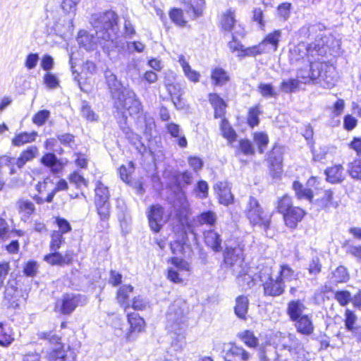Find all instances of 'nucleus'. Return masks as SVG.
Masks as SVG:
<instances>
[{
  "mask_svg": "<svg viewBox=\"0 0 361 361\" xmlns=\"http://www.w3.org/2000/svg\"><path fill=\"white\" fill-rule=\"evenodd\" d=\"M90 23L94 33L80 30L77 37L78 44L87 51L94 50L100 46L109 54L116 47L118 30L117 14L111 10L94 13L91 17Z\"/></svg>",
  "mask_w": 361,
  "mask_h": 361,
  "instance_id": "nucleus-1",
  "label": "nucleus"
},
{
  "mask_svg": "<svg viewBox=\"0 0 361 361\" xmlns=\"http://www.w3.org/2000/svg\"><path fill=\"white\" fill-rule=\"evenodd\" d=\"M326 52V47L324 45V41L322 43L316 41L308 44L305 42H300L290 49L289 59L291 63L307 60L310 66H311L312 64L316 62L317 56H322Z\"/></svg>",
  "mask_w": 361,
  "mask_h": 361,
  "instance_id": "nucleus-2",
  "label": "nucleus"
},
{
  "mask_svg": "<svg viewBox=\"0 0 361 361\" xmlns=\"http://www.w3.org/2000/svg\"><path fill=\"white\" fill-rule=\"evenodd\" d=\"M245 213L252 226L259 227L264 231L269 229L271 215L263 210L257 199L250 197Z\"/></svg>",
  "mask_w": 361,
  "mask_h": 361,
  "instance_id": "nucleus-3",
  "label": "nucleus"
},
{
  "mask_svg": "<svg viewBox=\"0 0 361 361\" xmlns=\"http://www.w3.org/2000/svg\"><path fill=\"white\" fill-rule=\"evenodd\" d=\"M114 106L118 110H127L130 116H138L143 111L141 102L135 92L130 89L123 91V94L114 102Z\"/></svg>",
  "mask_w": 361,
  "mask_h": 361,
  "instance_id": "nucleus-4",
  "label": "nucleus"
},
{
  "mask_svg": "<svg viewBox=\"0 0 361 361\" xmlns=\"http://www.w3.org/2000/svg\"><path fill=\"white\" fill-rule=\"evenodd\" d=\"M244 245L238 243L235 245H227L224 252V263L233 270L238 271L247 264L244 262Z\"/></svg>",
  "mask_w": 361,
  "mask_h": 361,
  "instance_id": "nucleus-5",
  "label": "nucleus"
},
{
  "mask_svg": "<svg viewBox=\"0 0 361 361\" xmlns=\"http://www.w3.org/2000/svg\"><path fill=\"white\" fill-rule=\"evenodd\" d=\"M307 78H310L312 80L319 79L320 82L323 81L327 88L334 87L337 81L334 67H327L326 64L324 65L317 61L311 65L310 72Z\"/></svg>",
  "mask_w": 361,
  "mask_h": 361,
  "instance_id": "nucleus-6",
  "label": "nucleus"
},
{
  "mask_svg": "<svg viewBox=\"0 0 361 361\" xmlns=\"http://www.w3.org/2000/svg\"><path fill=\"white\" fill-rule=\"evenodd\" d=\"M277 334L279 335V345L283 349L288 350L292 355H296L295 357L298 361H304L305 350L295 336L281 332H278Z\"/></svg>",
  "mask_w": 361,
  "mask_h": 361,
  "instance_id": "nucleus-7",
  "label": "nucleus"
},
{
  "mask_svg": "<svg viewBox=\"0 0 361 361\" xmlns=\"http://www.w3.org/2000/svg\"><path fill=\"white\" fill-rule=\"evenodd\" d=\"M192 173L188 170L176 172L172 176V183L180 192V208L183 210H186L188 207L183 189L192 183Z\"/></svg>",
  "mask_w": 361,
  "mask_h": 361,
  "instance_id": "nucleus-8",
  "label": "nucleus"
},
{
  "mask_svg": "<svg viewBox=\"0 0 361 361\" xmlns=\"http://www.w3.org/2000/svg\"><path fill=\"white\" fill-rule=\"evenodd\" d=\"M85 300V296L80 294H66L63 296L61 301L57 302L56 308H59L63 314H70Z\"/></svg>",
  "mask_w": 361,
  "mask_h": 361,
  "instance_id": "nucleus-9",
  "label": "nucleus"
},
{
  "mask_svg": "<svg viewBox=\"0 0 361 361\" xmlns=\"http://www.w3.org/2000/svg\"><path fill=\"white\" fill-rule=\"evenodd\" d=\"M164 209L160 204H152L147 211L149 225L152 231L159 233L165 223L164 219Z\"/></svg>",
  "mask_w": 361,
  "mask_h": 361,
  "instance_id": "nucleus-10",
  "label": "nucleus"
},
{
  "mask_svg": "<svg viewBox=\"0 0 361 361\" xmlns=\"http://www.w3.org/2000/svg\"><path fill=\"white\" fill-rule=\"evenodd\" d=\"M104 76L106 84L111 93L112 98L114 102H116L118 97H120V95L123 94V91L126 88L123 87L121 82L117 79L116 75L111 70H106Z\"/></svg>",
  "mask_w": 361,
  "mask_h": 361,
  "instance_id": "nucleus-11",
  "label": "nucleus"
},
{
  "mask_svg": "<svg viewBox=\"0 0 361 361\" xmlns=\"http://www.w3.org/2000/svg\"><path fill=\"white\" fill-rule=\"evenodd\" d=\"M126 320L128 326L126 339L128 341H132L136 335L144 329L145 322L143 317H126Z\"/></svg>",
  "mask_w": 361,
  "mask_h": 361,
  "instance_id": "nucleus-12",
  "label": "nucleus"
},
{
  "mask_svg": "<svg viewBox=\"0 0 361 361\" xmlns=\"http://www.w3.org/2000/svg\"><path fill=\"white\" fill-rule=\"evenodd\" d=\"M284 284L278 277L274 279L272 277L263 283L264 295L269 296H279L284 291Z\"/></svg>",
  "mask_w": 361,
  "mask_h": 361,
  "instance_id": "nucleus-13",
  "label": "nucleus"
},
{
  "mask_svg": "<svg viewBox=\"0 0 361 361\" xmlns=\"http://www.w3.org/2000/svg\"><path fill=\"white\" fill-rule=\"evenodd\" d=\"M305 214V211L298 207H293L283 216L285 224L290 228H296Z\"/></svg>",
  "mask_w": 361,
  "mask_h": 361,
  "instance_id": "nucleus-14",
  "label": "nucleus"
},
{
  "mask_svg": "<svg viewBox=\"0 0 361 361\" xmlns=\"http://www.w3.org/2000/svg\"><path fill=\"white\" fill-rule=\"evenodd\" d=\"M248 270L249 267L247 265L233 272L236 276V282L243 290L250 289L255 285V280L248 273Z\"/></svg>",
  "mask_w": 361,
  "mask_h": 361,
  "instance_id": "nucleus-15",
  "label": "nucleus"
},
{
  "mask_svg": "<svg viewBox=\"0 0 361 361\" xmlns=\"http://www.w3.org/2000/svg\"><path fill=\"white\" fill-rule=\"evenodd\" d=\"M97 214L99 216V224L97 226L99 231H102L109 226L108 221L110 217L111 205L110 202L94 203Z\"/></svg>",
  "mask_w": 361,
  "mask_h": 361,
  "instance_id": "nucleus-16",
  "label": "nucleus"
},
{
  "mask_svg": "<svg viewBox=\"0 0 361 361\" xmlns=\"http://www.w3.org/2000/svg\"><path fill=\"white\" fill-rule=\"evenodd\" d=\"M137 124L142 129L144 135L147 140H150L156 134V123L154 119L147 114L143 116H138Z\"/></svg>",
  "mask_w": 361,
  "mask_h": 361,
  "instance_id": "nucleus-17",
  "label": "nucleus"
},
{
  "mask_svg": "<svg viewBox=\"0 0 361 361\" xmlns=\"http://www.w3.org/2000/svg\"><path fill=\"white\" fill-rule=\"evenodd\" d=\"M214 189L219 196L221 204L228 205L232 203L233 196L226 182L220 181L216 183L214 186Z\"/></svg>",
  "mask_w": 361,
  "mask_h": 361,
  "instance_id": "nucleus-18",
  "label": "nucleus"
},
{
  "mask_svg": "<svg viewBox=\"0 0 361 361\" xmlns=\"http://www.w3.org/2000/svg\"><path fill=\"white\" fill-rule=\"evenodd\" d=\"M165 128L171 137L176 139V142L181 148H185L188 146V141L185 136L183 134L182 130L179 125L169 122L166 123Z\"/></svg>",
  "mask_w": 361,
  "mask_h": 361,
  "instance_id": "nucleus-19",
  "label": "nucleus"
},
{
  "mask_svg": "<svg viewBox=\"0 0 361 361\" xmlns=\"http://www.w3.org/2000/svg\"><path fill=\"white\" fill-rule=\"evenodd\" d=\"M344 169L341 164H336L326 169V180L333 184L341 183L345 179Z\"/></svg>",
  "mask_w": 361,
  "mask_h": 361,
  "instance_id": "nucleus-20",
  "label": "nucleus"
},
{
  "mask_svg": "<svg viewBox=\"0 0 361 361\" xmlns=\"http://www.w3.org/2000/svg\"><path fill=\"white\" fill-rule=\"evenodd\" d=\"M18 283L16 278L10 276L9 279L4 285V297L6 300H9L11 303H16L19 301L18 298L20 296V293L17 287Z\"/></svg>",
  "mask_w": 361,
  "mask_h": 361,
  "instance_id": "nucleus-21",
  "label": "nucleus"
},
{
  "mask_svg": "<svg viewBox=\"0 0 361 361\" xmlns=\"http://www.w3.org/2000/svg\"><path fill=\"white\" fill-rule=\"evenodd\" d=\"M187 326L185 317H170L166 323V329L170 334L185 333Z\"/></svg>",
  "mask_w": 361,
  "mask_h": 361,
  "instance_id": "nucleus-22",
  "label": "nucleus"
},
{
  "mask_svg": "<svg viewBox=\"0 0 361 361\" xmlns=\"http://www.w3.org/2000/svg\"><path fill=\"white\" fill-rule=\"evenodd\" d=\"M41 163L50 169L53 173H58L63 169V164L54 153H46L41 158Z\"/></svg>",
  "mask_w": 361,
  "mask_h": 361,
  "instance_id": "nucleus-23",
  "label": "nucleus"
},
{
  "mask_svg": "<svg viewBox=\"0 0 361 361\" xmlns=\"http://www.w3.org/2000/svg\"><path fill=\"white\" fill-rule=\"evenodd\" d=\"M209 101L214 109V117L222 118L226 112V104L224 100L216 93H211L209 95Z\"/></svg>",
  "mask_w": 361,
  "mask_h": 361,
  "instance_id": "nucleus-24",
  "label": "nucleus"
},
{
  "mask_svg": "<svg viewBox=\"0 0 361 361\" xmlns=\"http://www.w3.org/2000/svg\"><path fill=\"white\" fill-rule=\"evenodd\" d=\"M282 36L281 31L280 30H275L272 32L268 34L260 44L262 45V48H265L268 51L269 49H271L273 51H276L279 47L280 39Z\"/></svg>",
  "mask_w": 361,
  "mask_h": 361,
  "instance_id": "nucleus-25",
  "label": "nucleus"
},
{
  "mask_svg": "<svg viewBox=\"0 0 361 361\" xmlns=\"http://www.w3.org/2000/svg\"><path fill=\"white\" fill-rule=\"evenodd\" d=\"M178 63L182 67L183 71L185 76L192 82H197L200 78V74L199 72L192 69L191 66L186 61L185 56L183 54L178 56Z\"/></svg>",
  "mask_w": 361,
  "mask_h": 361,
  "instance_id": "nucleus-26",
  "label": "nucleus"
},
{
  "mask_svg": "<svg viewBox=\"0 0 361 361\" xmlns=\"http://www.w3.org/2000/svg\"><path fill=\"white\" fill-rule=\"evenodd\" d=\"M49 361H75L74 353L69 350L65 351L61 347L54 349L49 355Z\"/></svg>",
  "mask_w": 361,
  "mask_h": 361,
  "instance_id": "nucleus-27",
  "label": "nucleus"
},
{
  "mask_svg": "<svg viewBox=\"0 0 361 361\" xmlns=\"http://www.w3.org/2000/svg\"><path fill=\"white\" fill-rule=\"evenodd\" d=\"M18 207L20 214V219L24 222H27L35 211V204L28 200H19L18 202Z\"/></svg>",
  "mask_w": 361,
  "mask_h": 361,
  "instance_id": "nucleus-28",
  "label": "nucleus"
},
{
  "mask_svg": "<svg viewBox=\"0 0 361 361\" xmlns=\"http://www.w3.org/2000/svg\"><path fill=\"white\" fill-rule=\"evenodd\" d=\"M204 242L214 251L218 252L221 248V239L220 235L213 231L209 230L204 233Z\"/></svg>",
  "mask_w": 361,
  "mask_h": 361,
  "instance_id": "nucleus-29",
  "label": "nucleus"
},
{
  "mask_svg": "<svg viewBox=\"0 0 361 361\" xmlns=\"http://www.w3.org/2000/svg\"><path fill=\"white\" fill-rule=\"evenodd\" d=\"M38 149L36 146H30L23 151L18 159H16V164L18 169L23 168L27 161L32 160L37 155Z\"/></svg>",
  "mask_w": 361,
  "mask_h": 361,
  "instance_id": "nucleus-30",
  "label": "nucleus"
},
{
  "mask_svg": "<svg viewBox=\"0 0 361 361\" xmlns=\"http://www.w3.org/2000/svg\"><path fill=\"white\" fill-rule=\"evenodd\" d=\"M295 322V326L298 332L310 335L312 333L314 327L309 317H290Z\"/></svg>",
  "mask_w": 361,
  "mask_h": 361,
  "instance_id": "nucleus-31",
  "label": "nucleus"
},
{
  "mask_svg": "<svg viewBox=\"0 0 361 361\" xmlns=\"http://www.w3.org/2000/svg\"><path fill=\"white\" fill-rule=\"evenodd\" d=\"M166 88L171 97L174 105L177 108H182L181 97L183 94V91L179 83H169L166 84Z\"/></svg>",
  "mask_w": 361,
  "mask_h": 361,
  "instance_id": "nucleus-32",
  "label": "nucleus"
},
{
  "mask_svg": "<svg viewBox=\"0 0 361 361\" xmlns=\"http://www.w3.org/2000/svg\"><path fill=\"white\" fill-rule=\"evenodd\" d=\"M133 291V287L131 285H123L117 291L116 298L118 302L125 309L130 307L129 295Z\"/></svg>",
  "mask_w": 361,
  "mask_h": 361,
  "instance_id": "nucleus-33",
  "label": "nucleus"
},
{
  "mask_svg": "<svg viewBox=\"0 0 361 361\" xmlns=\"http://www.w3.org/2000/svg\"><path fill=\"white\" fill-rule=\"evenodd\" d=\"M14 341L13 330L6 323L0 322V345L7 347Z\"/></svg>",
  "mask_w": 361,
  "mask_h": 361,
  "instance_id": "nucleus-34",
  "label": "nucleus"
},
{
  "mask_svg": "<svg viewBox=\"0 0 361 361\" xmlns=\"http://www.w3.org/2000/svg\"><path fill=\"white\" fill-rule=\"evenodd\" d=\"M196 220L199 225H206L212 227L216 224L217 216L214 212L207 210L197 215Z\"/></svg>",
  "mask_w": 361,
  "mask_h": 361,
  "instance_id": "nucleus-35",
  "label": "nucleus"
},
{
  "mask_svg": "<svg viewBox=\"0 0 361 361\" xmlns=\"http://www.w3.org/2000/svg\"><path fill=\"white\" fill-rule=\"evenodd\" d=\"M170 261L181 276H188L190 274L191 267L187 261L176 257H171Z\"/></svg>",
  "mask_w": 361,
  "mask_h": 361,
  "instance_id": "nucleus-36",
  "label": "nucleus"
},
{
  "mask_svg": "<svg viewBox=\"0 0 361 361\" xmlns=\"http://www.w3.org/2000/svg\"><path fill=\"white\" fill-rule=\"evenodd\" d=\"M52 252V253L48 254L44 257V261L47 263L51 265H62L71 263V259L68 258V255H66V256L63 257L57 250Z\"/></svg>",
  "mask_w": 361,
  "mask_h": 361,
  "instance_id": "nucleus-37",
  "label": "nucleus"
},
{
  "mask_svg": "<svg viewBox=\"0 0 361 361\" xmlns=\"http://www.w3.org/2000/svg\"><path fill=\"white\" fill-rule=\"evenodd\" d=\"M293 189L298 199H305L310 202L312 201L314 195L310 188H304L299 181L295 180L293 183Z\"/></svg>",
  "mask_w": 361,
  "mask_h": 361,
  "instance_id": "nucleus-38",
  "label": "nucleus"
},
{
  "mask_svg": "<svg viewBox=\"0 0 361 361\" xmlns=\"http://www.w3.org/2000/svg\"><path fill=\"white\" fill-rule=\"evenodd\" d=\"M37 133L35 131L32 133L23 132L16 135L12 139V145L16 147H20L26 143L35 141Z\"/></svg>",
  "mask_w": 361,
  "mask_h": 361,
  "instance_id": "nucleus-39",
  "label": "nucleus"
},
{
  "mask_svg": "<svg viewBox=\"0 0 361 361\" xmlns=\"http://www.w3.org/2000/svg\"><path fill=\"white\" fill-rule=\"evenodd\" d=\"M95 197H94V203H98L99 202H109V191L106 186H105L102 183L97 182L96 188H95Z\"/></svg>",
  "mask_w": 361,
  "mask_h": 361,
  "instance_id": "nucleus-40",
  "label": "nucleus"
},
{
  "mask_svg": "<svg viewBox=\"0 0 361 361\" xmlns=\"http://www.w3.org/2000/svg\"><path fill=\"white\" fill-rule=\"evenodd\" d=\"M220 129L223 137H225L229 143L231 144L235 141L237 134L226 118L222 119Z\"/></svg>",
  "mask_w": 361,
  "mask_h": 361,
  "instance_id": "nucleus-41",
  "label": "nucleus"
},
{
  "mask_svg": "<svg viewBox=\"0 0 361 361\" xmlns=\"http://www.w3.org/2000/svg\"><path fill=\"white\" fill-rule=\"evenodd\" d=\"M281 281L297 282L298 274L295 272L288 265L283 264L281 266L279 276H277Z\"/></svg>",
  "mask_w": 361,
  "mask_h": 361,
  "instance_id": "nucleus-42",
  "label": "nucleus"
},
{
  "mask_svg": "<svg viewBox=\"0 0 361 361\" xmlns=\"http://www.w3.org/2000/svg\"><path fill=\"white\" fill-rule=\"evenodd\" d=\"M249 306V300L245 295H239L235 300V306L234 307L236 316H245Z\"/></svg>",
  "mask_w": 361,
  "mask_h": 361,
  "instance_id": "nucleus-43",
  "label": "nucleus"
},
{
  "mask_svg": "<svg viewBox=\"0 0 361 361\" xmlns=\"http://www.w3.org/2000/svg\"><path fill=\"white\" fill-rule=\"evenodd\" d=\"M238 336L247 346L250 348H255L258 345V339L251 331H243L239 333Z\"/></svg>",
  "mask_w": 361,
  "mask_h": 361,
  "instance_id": "nucleus-44",
  "label": "nucleus"
},
{
  "mask_svg": "<svg viewBox=\"0 0 361 361\" xmlns=\"http://www.w3.org/2000/svg\"><path fill=\"white\" fill-rule=\"evenodd\" d=\"M262 114L259 108V105H256L250 108L247 115V124L250 127L254 128L259 125V116Z\"/></svg>",
  "mask_w": 361,
  "mask_h": 361,
  "instance_id": "nucleus-45",
  "label": "nucleus"
},
{
  "mask_svg": "<svg viewBox=\"0 0 361 361\" xmlns=\"http://www.w3.org/2000/svg\"><path fill=\"white\" fill-rule=\"evenodd\" d=\"M304 310L305 306L300 300H293L288 303V316H308L307 314H302Z\"/></svg>",
  "mask_w": 361,
  "mask_h": 361,
  "instance_id": "nucleus-46",
  "label": "nucleus"
},
{
  "mask_svg": "<svg viewBox=\"0 0 361 361\" xmlns=\"http://www.w3.org/2000/svg\"><path fill=\"white\" fill-rule=\"evenodd\" d=\"M211 77L216 85H223L229 79L226 72L221 68H214L212 72Z\"/></svg>",
  "mask_w": 361,
  "mask_h": 361,
  "instance_id": "nucleus-47",
  "label": "nucleus"
},
{
  "mask_svg": "<svg viewBox=\"0 0 361 361\" xmlns=\"http://www.w3.org/2000/svg\"><path fill=\"white\" fill-rule=\"evenodd\" d=\"M300 85V81L297 78H289L283 80L280 85L282 92L285 93H291L295 92Z\"/></svg>",
  "mask_w": 361,
  "mask_h": 361,
  "instance_id": "nucleus-48",
  "label": "nucleus"
},
{
  "mask_svg": "<svg viewBox=\"0 0 361 361\" xmlns=\"http://www.w3.org/2000/svg\"><path fill=\"white\" fill-rule=\"evenodd\" d=\"M293 206L292 205V200L291 197L285 195L282 197L279 198L277 201L276 209L277 212L280 214L284 215L286 212H287L289 209H290Z\"/></svg>",
  "mask_w": 361,
  "mask_h": 361,
  "instance_id": "nucleus-49",
  "label": "nucleus"
},
{
  "mask_svg": "<svg viewBox=\"0 0 361 361\" xmlns=\"http://www.w3.org/2000/svg\"><path fill=\"white\" fill-rule=\"evenodd\" d=\"M258 91L264 98H276L278 95L271 83L260 82L258 85Z\"/></svg>",
  "mask_w": 361,
  "mask_h": 361,
  "instance_id": "nucleus-50",
  "label": "nucleus"
},
{
  "mask_svg": "<svg viewBox=\"0 0 361 361\" xmlns=\"http://www.w3.org/2000/svg\"><path fill=\"white\" fill-rule=\"evenodd\" d=\"M171 347L176 351L182 350L185 345V333H178L177 334H171Z\"/></svg>",
  "mask_w": 361,
  "mask_h": 361,
  "instance_id": "nucleus-51",
  "label": "nucleus"
},
{
  "mask_svg": "<svg viewBox=\"0 0 361 361\" xmlns=\"http://www.w3.org/2000/svg\"><path fill=\"white\" fill-rule=\"evenodd\" d=\"M169 17L176 25L180 27L185 26L187 22L184 20L183 13L180 8H172L169 12Z\"/></svg>",
  "mask_w": 361,
  "mask_h": 361,
  "instance_id": "nucleus-52",
  "label": "nucleus"
},
{
  "mask_svg": "<svg viewBox=\"0 0 361 361\" xmlns=\"http://www.w3.org/2000/svg\"><path fill=\"white\" fill-rule=\"evenodd\" d=\"M348 173L355 180H361V159H355L348 164Z\"/></svg>",
  "mask_w": 361,
  "mask_h": 361,
  "instance_id": "nucleus-53",
  "label": "nucleus"
},
{
  "mask_svg": "<svg viewBox=\"0 0 361 361\" xmlns=\"http://www.w3.org/2000/svg\"><path fill=\"white\" fill-rule=\"evenodd\" d=\"M235 20L234 13L231 10H228L224 14L221 19L222 28L226 31H231L234 26Z\"/></svg>",
  "mask_w": 361,
  "mask_h": 361,
  "instance_id": "nucleus-54",
  "label": "nucleus"
},
{
  "mask_svg": "<svg viewBox=\"0 0 361 361\" xmlns=\"http://www.w3.org/2000/svg\"><path fill=\"white\" fill-rule=\"evenodd\" d=\"M64 240L65 239L63 237V235H61V232L52 231L49 245L50 250H58L61 247L62 243H64Z\"/></svg>",
  "mask_w": 361,
  "mask_h": 361,
  "instance_id": "nucleus-55",
  "label": "nucleus"
},
{
  "mask_svg": "<svg viewBox=\"0 0 361 361\" xmlns=\"http://www.w3.org/2000/svg\"><path fill=\"white\" fill-rule=\"evenodd\" d=\"M254 140L258 146L259 152L264 153V148L269 143V137L267 135L263 132H258L254 134Z\"/></svg>",
  "mask_w": 361,
  "mask_h": 361,
  "instance_id": "nucleus-56",
  "label": "nucleus"
},
{
  "mask_svg": "<svg viewBox=\"0 0 361 361\" xmlns=\"http://www.w3.org/2000/svg\"><path fill=\"white\" fill-rule=\"evenodd\" d=\"M209 185L208 183L203 180H199L194 188L196 197L200 199H205L208 196Z\"/></svg>",
  "mask_w": 361,
  "mask_h": 361,
  "instance_id": "nucleus-57",
  "label": "nucleus"
},
{
  "mask_svg": "<svg viewBox=\"0 0 361 361\" xmlns=\"http://www.w3.org/2000/svg\"><path fill=\"white\" fill-rule=\"evenodd\" d=\"M267 52V49L265 48H262V45L260 43L258 45L244 48L242 49L241 54L240 56H255L262 53Z\"/></svg>",
  "mask_w": 361,
  "mask_h": 361,
  "instance_id": "nucleus-58",
  "label": "nucleus"
},
{
  "mask_svg": "<svg viewBox=\"0 0 361 361\" xmlns=\"http://www.w3.org/2000/svg\"><path fill=\"white\" fill-rule=\"evenodd\" d=\"M333 279L335 283H343L348 279V274L345 267L339 266L333 272Z\"/></svg>",
  "mask_w": 361,
  "mask_h": 361,
  "instance_id": "nucleus-59",
  "label": "nucleus"
},
{
  "mask_svg": "<svg viewBox=\"0 0 361 361\" xmlns=\"http://www.w3.org/2000/svg\"><path fill=\"white\" fill-rule=\"evenodd\" d=\"M49 116L50 111L49 110H40L33 116L32 122L37 126H41L45 123Z\"/></svg>",
  "mask_w": 361,
  "mask_h": 361,
  "instance_id": "nucleus-60",
  "label": "nucleus"
},
{
  "mask_svg": "<svg viewBox=\"0 0 361 361\" xmlns=\"http://www.w3.org/2000/svg\"><path fill=\"white\" fill-rule=\"evenodd\" d=\"M355 319L356 317H346L345 326L354 334L359 341H361V326H355Z\"/></svg>",
  "mask_w": 361,
  "mask_h": 361,
  "instance_id": "nucleus-61",
  "label": "nucleus"
},
{
  "mask_svg": "<svg viewBox=\"0 0 361 361\" xmlns=\"http://www.w3.org/2000/svg\"><path fill=\"white\" fill-rule=\"evenodd\" d=\"M229 353L243 361H247L250 358V354L245 349L235 345H233L231 347Z\"/></svg>",
  "mask_w": 361,
  "mask_h": 361,
  "instance_id": "nucleus-62",
  "label": "nucleus"
},
{
  "mask_svg": "<svg viewBox=\"0 0 361 361\" xmlns=\"http://www.w3.org/2000/svg\"><path fill=\"white\" fill-rule=\"evenodd\" d=\"M335 299L342 306H345L351 302L352 296L348 290H337L334 294Z\"/></svg>",
  "mask_w": 361,
  "mask_h": 361,
  "instance_id": "nucleus-63",
  "label": "nucleus"
},
{
  "mask_svg": "<svg viewBox=\"0 0 361 361\" xmlns=\"http://www.w3.org/2000/svg\"><path fill=\"white\" fill-rule=\"evenodd\" d=\"M315 30V25H305L297 32V35L301 42H304V39L309 38Z\"/></svg>",
  "mask_w": 361,
  "mask_h": 361,
  "instance_id": "nucleus-64",
  "label": "nucleus"
}]
</instances>
